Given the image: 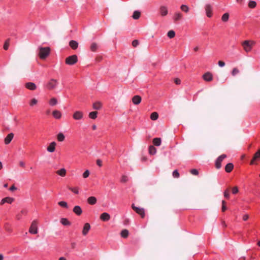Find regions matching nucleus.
Listing matches in <instances>:
<instances>
[{
	"mask_svg": "<svg viewBox=\"0 0 260 260\" xmlns=\"http://www.w3.org/2000/svg\"><path fill=\"white\" fill-rule=\"evenodd\" d=\"M38 55L41 59H46L50 54L51 51L50 48L49 47H40L38 48Z\"/></svg>",
	"mask_w": 260,
	"mask_h": 260,
	"instance_id": "f257e3e1",
	"label": "nucleus"
},
{
	"mask_svg": "<svg viewBox=\"0 0 260 260\" xmlns=\"http://www.w3.org/2000/svg\"><path fill=\"white\" fill-rule=\"evenodd\" d=\"M254 44L255 43L253 41L246 40L242 42V45L244 51L246 52H249L251 51L252 47Z\"/></svg>",
	"mask_w": 260,
	"mask_h": 260,
	"instance_id": "f03ea898",
	"label": "nucleus"
},
{
	"mask_svg": "<svg viewBox=\"0 0 260 260\" xmlns=\"http://www.w3.org/2000/svg\"><path fill=\"white\" fill-rule=\"evenodd\" d=\"M78 61V57L76 55H73L67 57L65 59V62L67 64L72 66L76 63Z\"/></svg>",
	"mask_w": 260,
	"mask_h": 260,
	"instance_id": "7ed1b4c3",
	"label": "nucleus"
},
{
	"mask_svg": "<svg viewBox=\"0 0 260 260\" xmlns=\"http://www.w3.org/2000/svg\"><path fill=\"white\" fill-rule=\"evenodd\" d=\"M38 232V221L36 220H33L29 229V233L31 234H37Z\"/></svg>",
	"mask_w": 260,
	"mask_h": 260,
	"instance_id": "20e7f679",
	"label": "nucleus"
},
{
	"mask_svg": "<svg viewBox=\"0 0 260 260\" xmlns=\"http://www.w3.org/2000/svg\"><path fill=\"white\" fill-rule=\"evenodd\" d=\"M132 208L137 213L139 214L142 218L145 217V213L144 208L136 207L134 204H132Z\"/></svg>",
	"mask_w": 260,
	"mask_h": 260,
	"instance_id": "39448f33",
	"label": "nucleus"
},
{
	"mask_svg": "<svg viewBox=\"0 0 260 260\" xmlns=\"http://www.w3.org/2000/svg\"><path fill=\"white\" fill-rule=\"evenodd\" d=\"M57 83L58 82L57 80L51 79L47 84L46 87L49 90H52L56 87Z\"/></svg>",
	"mask_w": 260,
	"mask_h": 260,
	"instance_id": "423d86ee",
	"label": "nucleus"
},
{
	"mask_svg": "<svg viewBox=\"0 0 260 260\" xmlns=\"http://www.w3.org/2000/svg\"><path fill=\"white\" fill-rule=\"evenodd\" d=\"M226 157V155L225 154H222L217 158L215 163V166L217 169H219L221 168V162Z\"/></svg>",
	"mask_w": 260,
	"mask_h": 260,
	"instance_id": "0eeeda50",
	"label": "nucleus"
},
{
	"mask_svg": "<svg viewBox=\"0 0 260 260\" xmlns=\"http://www.w3.org/2000/svg\"><path fill=\"white\" fill-rule=\"evenodd\" d=\"M260 160V148L254 153L253 158L250 162V165L255 164V161Z\"/></svg>",
	"mask_w": 260,
	"mask_h": 260,
	"instance_id": "6e6552de",
	"label": "nucleus"
},
{
	"mask_svg": "<svg viewBox=\"0 0 260 260\" xmlns=\"http://www.w3.org/2000/svg\"><path fill=\"white\" fill-rule=\"evenodd\" d=\"M203 79L206 82H211L213 80V75L211 73L207 72L205 73L203 76Z\"/></svg>",
	"mask_w": 260,
	"mask_h": 260,
	"instance_id": "1a4fd4ad",
	"label": "nucleus"
},
{
	"mask_svg": "<svg viewBox=\"0 0 260 260\" xmlns=\"http://www.w3.org/2000/svg\"><path fill=\"white\" fill-rule=\"evenodd\" d=\"M83 117V113L80 111H77L74 112L73 115V117L75 120H79L82 119Z\"/></svg>",
	"mask_w": 260,
	"mask_h": 260,
	"instance_id": "9d476101",
	"label": "nucleus"
},
{
	"mask_svg": "<svg viewBox=\"0 0 260 260\" xmlns=\"http://www.w3.org/2000/svg\"><path fill=\"white\" fill-rule=\"evenodd\" d=\"M206 13L208 17H211L212 15V8L210 4L205 6Z\"/></svg>",
	"mask_w": 260,
	"mask_h": 260,
	"instance_id": "9b49d317",
	"label": "nucleus"
},
{
	"mask_svg": "<svg viewBox=\"0 0 260 260\" xmlns=\"http://www.w3.org/2000/svg\"><path fill=\"white\" fill-rule=\"evenodd\" d=\"M14 201V199L11 197H6L3 199L0 203L1 205H4L5 203H7L9 204H12Z\"/></svg>",
	"mask_w": 260,
	"mask_h": 260,
	"instance_id": "f8f14e48",
	"label": "nucleus"
},
{
	"mask_svg": "<svg viewBox=\"0 0 260 260\" xmlns=\"http://www.w3.org/2000/svg\"><path fill=\"white\" fill-rule=\"evenodd\" d=\"M25 87L29 90H35L37 88L36 85L33 82H27L25 84Z\"/></svg>",
	"mask_w": 260,
	"mask_h": 260,
	"instance_id": "ddd939ff",
	"label": "nucleus"
},
{
	"mask_svg": "<svg viewBox=\"0 0 260 260\" xmlns=\"http://www.w3.org/2000/svg\"><path fill=\"white\" fill-rule=\"evenodd\" d=\"M183 15L181 13L179 12H176L173 16V20L174 22H177L182 19Z\"/></svg>",
	"mask_w": 260,
	"mask_h": 260,
	"instance_id": "4468645a",
	"label": "nucleus"
},
{
	"mask_svg": "<svg viewBox=\"0 0 260 260\" xmlns=\"http://www.w3.org/2000/svg\"><path fill=\"white\" fill-rule=\"evenodd\" d=\"M56 143L55 142H52L50 143L47 148V150L49 152H53L55 150Z\"/></svg>",
	"mask_w": 260,
	"mask_h": 260,
	"instance_id": "2eb2a0df",
	"label": "nucleus"
},
{
	"mask_svg": "<svg viewBox=\"0 0 260 260\" xmlns=\"http://www.w3.org/2000/svg\"><path fill=\"white\" fill-rule=\"evenodd\" d=\"M132 100L134 104L137 105L141 103L142 99L140 95H136L132 98Z\"/></svg>",
	"mask_w": 260,
	"mask_h": 260,
	"instance_id": "dca6fc26",
	"label": "nucleus"
},
{
	"mask_svg": "<svg viewBox=\"0 0 260 260\" xmlns=\"http://www.w3.org/2000/svg\"><path fill=\"white\" fill-rule=\"evenodd\" d=\"M90 229V225L89 223H86L83 227V230H82V234L84 236H85L87 234L89 231Z\"/></svg>",
	"mask_w": 260,
	"mask_h": 260,
	"instance_id": "f3484780",
	"label": "nucleus"
},
{
	"mask_svg": "<svg viewBox=\"0 0 260 260\" xmlns=\"http://www.w3.org/2000/svg\"><path fill=\"white\" fill-rule=\"evenodd\" d=\"M110 218V215L106 212H104L102 213L100 216V219L104 221H108Z\"/></svg>",
	"mask_w": 260,
	"mask_h": 260,
	"instance_id": "a211bd4d",
	"label": "nucleus"
},
{
	"mask_svg": "<svg viewBox=\"0 0 260 260\" xmlns=\"http://www.w3.org/2000/svg\"><path fill=\"white\" fill-rule=\"evenodd\" d=\"M73 212L77 215L79 216L82 213V210L79 206H75L73 210Z\"/></svg>",
	"mask_w": 260,
	"mask_h": 260,
	"instance_id": "6ab92c4d",
	"label": "nucleus"
},
{
	"mask_svg": "<svg viewBox=\"0 0 260 260\" xmlns=\"http://www.w3.org/2000/svg\"><path fill=\"white\" fill-rule=\"evenodd\" d=\"M14 137V134L13 133H10L5 139V143L7 145L9 144Z\"/></svg>",
	"mask_w": 260,
	"mask_h": 260,
	"instance_id": "aec40b11",
	"label": "nucleus"
},
{
	"mask_svg": "<svg viewBox=\"0 0 260 260\" xmlns=\"http://www.w3.org/2000/svg\"><path fill=\"white\" fill-rule=\"evenodd\" d=\"M159 11L162 16H165L168 14L167 8L165 6H161L160 7Z\"/></svg>",
	"mask_w": 260,
	"mask_h": 260,
	"instance_id": "412c9836",
	"label": "nucleus"
},
{
	"mask_svg": "<svg viewBox=\"0 0 260 260\" xmlns=\"http://www.w3.org/2000/svg\"><path fill=\"white\" fill-rule=\"evenodd\" d=\"M69 45L73 49H76L78 47V43L76 41L72 40L70 42Z\"/></svg>",
	"mask_w": 260,
	"mask_h": 260,
	"instance_id": "4be33fe9",
	"label": "nucleus"
},
{
	"mask_svg": "<svg viewBox=\"0 0 260 260\" xmlns=\"http://www.w3.org/2000/svg\"><path fill=\"white\" fill-rule=\"evenodd\" d=\"M97 200L94 197H90L87 199V202L90 205H94L96 204Z\"/></svg>",
	"mask_w": 260,
	"mask_h": 260,
	"instance_id": "5701e85b",
	"label": "nucleus"
},
{
	"mask_svg": "<svg viewBox=\"0 0 260 260\" xmlns=\"http://www.w3.org/2000/svg\"><path fill=\"white\" fill-rule=\"evenodd\" d=\"M56 173L61 177H64L66 175L67 171L64 168H62L56 172Z\"/></svg>",
	"mask_w": 260,
	"mask_h": 260,
	"instance_id": "b1692460",
	"label": "nucleus"
},
{
	"mask_svg": "<svg viewBox=\"0 0 260 260\" xmlns=\"http://www.w3.org/2000/svg\"><path fill=\"white\" fill-rule=\"evenodd\" d=\"M233 164L232 163H229L226 165L225 170L227 173H230L233 170Z\"/></svg>",
	"mask_w": 260,
	"mask_h": 260,
	"instance_id": "393cba45",
	"label": "nucleus"
},
{
	"mask_svg": "<svg viewBox=\"0 0 260 260\" xmlns=\"http://www.w3.org/2000/svg\"><path fill=\"white\" fill-rule=\"evenodd\" d=\"M102 104L100 102H96L93 104V108L95 110H100L101 109Z\"/></svg>",
	"mask_w": 260,
	"mask_h": 260,
	"instance_id": "a878e982",
	"label": "nucleus"
},
{
	"mask_svg": "<svg viewBox=\"0 0 260 260\" xmlns=\"http://www.w3.org/2000/svg\"><path fill=\"white\" fill-rule=\"evenodd\" d=\"M153 144L156 146H159L161 144V140L160 138H155L153 139Z\"/></svg>",
	"mask_w": 260,
	"mask_h": 260,
	"instance_id": "bb28decb",
	"label": "nucleus"
},
{
	"mask_svg": "<svg viewBox=\"0 0 260 260\" xmlns=\"http://www.w3.org/2000/svg\"><path fill=\"white\" fill-rule=\"evenodd\" d=\"M52 115L54 118L59 119L61 117V113L58 110H54L52 112Z\"/></svg>",
	"mask_w": 260,
	"mask_h": 260,
	"instance_id": "cd10ccee",
	"label": "nucleus"
},
{
	"mask_svg": "<svg viewBox=\"0 0 260 260\" xmlns=\"http://www.w3.org/2000/svg\"><path fill=\"white\" fill-rule=\"evenodd\" d=\"M60 222L64 225H70L71 222L66 218H62L60 219Z\"/></svg>",
	"mask_w": 260,
	"mask_h": 260,
	"instance_id": "c85d7f7f",
	"label": "nucleus"
},
{
	"mask_svg": "<svg viewBox=\"0 0 260 260\" xmlns=\"http://www.w3.org/2000/svg\"><path fill=\"white\" fill-rule=\"evenodd\" d=\"M65 137L62 133H59L57 135V139L59 142H62L64 140Z\"/></svg>",
	"mask_w": 260,
	"mask_h": 260,
	"instance_id": "c756f323",
	"label": "nucleus"
},
{
	"mask_svg": "<svg viewBox=\"0 0 260 260\" xmlns=\"http://www.w3.org/2000/svg\"><path fill=\"white\" fill-rule=\"evenodd\" d=\"M129 232L128 230L124 229L120 233L121 236L124 238H126L128 236Z\"/></svg>",
	"mask_w": 260,
	"mask_h": 260,
	"instance_id": "7c9ffc66",
	"label": "nucleus"
},
{
	"mask_svg": "<svg viewBox=\"0 0 260 260\" xmlns=\"http://www.w3.org/2000/svg\"><path fill=\"white\" fill-rule=\"evenodd\" d=\"M156 152V149L153 146H150L149 147V153L150 154L153 155Z\"/></svg>",
	"mask_w": 260,
	"mask_h": 260,
	"instance_id": "2f4dec72",
	"label": "nucleus"
},
{
	"mask_svg": "<svg viewBox=\"0 0 260 260\" xmlns=\"http://www.w3.org/2000/svg\"><path fill=\"white\" fill-rule=\"evenodd\" d=\"M140 15L141 13L139 11H134L132 17L134 19H138L140 18Z\"/></svg>",
	"mask_w": 260,
	"mask_h": 260,
	"instance_id": "473e14b6",
	"label": "nucleus"
},
{
	"mask_svg": "<svg viewBox=\"0 0 260 260\" xmlns=\"http://www.w3.org/2000/svg\"><path fill=\"white\" fill-rule=\"evenodd\" d=\"M180 9L184 12L185 13H187L188 12L189 8V7L186 5H182L180 7Z\"/></svg>",
	"mask_w": 260,
	"mask_h": 260,
	"instance_id": "72a5a7b5",
	"label": "nucleus"
},
{
	"mask_svg": "<svg viewBox=\"0 0 260 260\" xmlns=\"http://www.w3.org/2000/svg\"><path fill=\"white\" fill-rule=\"evenodd\" d=\"M97 114H98V112H96V111H93V112H91L89 113V117L91 119H95L97 117Z\"/></svg>",
	"mask_w": 260,
	"mask_h": 260,
	"instance_id": "f704fd0d",
	"label": "nucleus"
},
{
	"mask_svg": "<svg viewBox=\"0 0 260 260\" xmlns=\"http://www.w3.org/2000/svg\"><path fill=\"white\" fill-rule=\"evenodd\" d=\"M98 48V46L96 43H92L90 45V50L93 52L96 51Z\"/></svg>",
	"mask_w": 260,
	"mask_h": 260,
	"instance_id": "c9c22d12",
	"label": "nucleus"
},
{
	"mask_svg": "<svg viewBox=\"0 0 260 260\" xmlns=\"http://www.w3.org/2000/svg\"><path fill=\"white\" fill-rule=\"evenodd\" d=\"M158 114L157 112H155L152 113L150 116V118L152 120H156V119H158Z\"/></svg>",
	"mask_w": 260,
	"mask_h": 260,
	"instance_id": "e433bc0d",
	"label": "nucleus"
},
{
	"mask_svg": "<svg viewBox=\"0 0 260 260\" xmlns=\"http://www.w3.org/2000/svg\"><path fill=\"white\" fill-rule=\"evenodd\" d=\"M248 6L250 8H254L256 6V3L253 1H250L248 3Z\"/></svg>",
	"mask_w": 260,
	"mask_h": 260,
	"instance_id": "4c0bfd02",
	"label": "nucleus"
},
{
	"mask_svg": "<svg viewBox=\"0 0 260 260\" xmlns=\"http://www.w3.org/2000/svg\"><path fill=\"white\" fill-rule=\"evenodd\" d=\"M68 188L69 190L73 192L75 194H78L79 193V188L78 187H68Z\"/></svg>",
	"mask_w": 260,
	"mask_h": 260,
	"instance_id": "58836bf2",
	"label": "nucleus"
},
{
	"mask_svg": "<svg viewBox=\"0 0 260 260\" xmlns=\"http://www.w3.org/2000/svg\"><path fill=\"white\" fill-rule=\"evenodd\" d=\"M229 18V13H224V14L222 15V18H221V19H222V20L223 22H226V21H228Z\"/></svg>",
	"mask_w": 260,
	"mask_h": 260,
	"instance_id": "ea45409f",
	"label": "nucleus"
},
{
	"mask_svg": "<svg viewBox=\"0 0 260 260\" xmlns=\"http://www.w3.org/2000/svg\"><path fill=\"white\" fill-rule=\"evenodd\" d=\"M49 103L51 106H54L57 103V101L56 99H55L54 98H52L49 101Z\"/></svg>",
	"mask_w": 260,
	"mask_h": 260,
	"instance_id": "a19ab883",
	"label": "nucleus"
},
{
	"mask_svg": "<svg viewBox=\"0 0 260 260\" xmlns=\"http://www.w3.org/2000/svg\"><path fill=\"white\" fill-rule=\"evenodd\" d=\"M9 45H10V39H7L5 43H4V49L5 50H7L9 48Z\"/></svg>",
	"mask_w": 260,
	"mask_h": 260,
	"instance_id": "79ce46f5",
	"label": "nucleus"
},
{
	"mask_svg": "<svg viewBox=\"0 0 260 260\" xmlns=\"http://www.w3.org/2000/svg\"><path fill=\"white\" fill-rule=\"evenodd\" d=\"M167 36L170 38H173L175 36V32L174 30H170L168 32Z\"/></svg>",
	"mask_w": 260,
	"mask_h": 260,
	"instance_id": "37998d69",
	"label": "nucleus"
},
{
	"mask_svg": "<svg viewBox=\"0 0 260 260\" xmlns=\"http://www.w3.org/2000/svg\"><path fill=\"white\" fill-rule=\"evenodd\" d=\"M37 103H38V100L35 98H33L30 101L29 105L30 106H34V105H37Z\"/></svg>",
	"mask_w": 260,
	"mask_h": 260,
	"instance_id": "c03bdc74",
	"label": "nucleus"
},
{
	"mask_svg": "<svg viewBox=\"0 0 260 260\" xmlns=\"http://www.w3.org/2000/svg\"><path fill=\"white\" fill-rule=\"evenodd\" d=\"M58 204L59 206H60L61 207L66 208H68V206L67 203L64 202V201L59 202L58 203Z\"/></svg>",
	"mask_w": 260,
	"mask_h": 260,
	"instance_id": "a18cd8bd",
	"label": "nucleus"
},
{
	"mask_svg": "<svg viewBox=\"0 0 260 260\" xmlns=\"http://www.w3.org/2000/svg\"><path fill=\"white\" fill-rule=\"evenodd\" d=\"M4 228L6 231L9 232H12V229L11 228L10 225L8 223H5Z\"/></svg>",
	"mask_w": 260,
	"mask_h": 260,
	"instance_id": "49530a36",
	"label": "nucleus"
},
{
	"mask_svg": "<svg viewBox=\"0 0 260 260\" xmlns=\"http://www.w3.org/2000/svg\"><path fill=\"white\" fill-rule=\"evenodd\" d=\"M239 73V70L237 68H235L233 69L231 73L232 76H235L236 75H237Z\"/></svg>",
	"mask_w": 260,
	"mask_h": 260,
	"instance_id": "de8ad7c7",
	"label": "nucleus"
},
{
	"mask_svg": "<svg viewBox=\"0 0 260 260\" xmlns=\"http://www.w3.org/2000/svg\"><path fill=\"white\" fill-rule=\"evenodd\" d=\"M128 181V177L127 176L125 175H122L121 178V182H126Z\"/></svg>",
	"mask_w": 260,
	"mask_h": 260,
	"instance_id": "09e8293b",
	"label": "nucleus"
},
{
	"mask_svg": "<svg viewBox=\"0 0 260 260\" xmlns=\"http://www.w3.org/2000/svg\"><path fill=\"white\" fill-rule=\"evenodd\" d=\"M179 173H178V171L177 170H175L173 171V176L174 177V178H178L179 177Z\"/></svg>",
	"mask_w": 260,
	"mask_h": 260,
	"instance_id": "8fccbe9b",
	"label": "nucleus"
},
{
	"mask_svg": "<svg viewBox=\"0 0 260 260\" xmlns=\"http://www.w3.org/2000/svg\"><path fill=\"white\" fill-rule=\"evenodd\" d=\"M89 174H90V172H89V170H87L83 173V177L84 178H86L89 176Z\"/></svg>",
	"mask_w": 260,
	"mask_h": 260,
	"instance_id": "3c124183",
	"label": "nucleus"
},
{
	"mask_svg": "<svg viewBox=\"0 0 260 260\" xmlns=\"http://www.w3.org/2000/svg\"><path fill=\"white\" fill-rule=\"evenodd\" d=\"M191 174L194 175H198L199 174L198 171L197 169H191L190 171Z\"/></svg>",
	"mask_w": 260,
	"mask_h": 260,
	"instance_id": "603ef678",
	"label": "nucleus"
},
{
	"mask_svg": "<svg viewBox=\"0 0 260 260\" xmlns=\"http://www.w3.org/2000/svg\"><path fill=\"white\" fill-rule=\"evenodd\" d=\"M224 196L225 198L229 199L230 197V192L229 189L225 190L224 192Z\"/></svg>",
	"mask_w": 260,
	"mask_h": 260,
	"instance_id": "864d4df0",
	"label": "nucleus"
},
{
	"mask_svg": "<svg viewBox=\"0 0 260 260\" xmlns=\"http://www.w3.org/2000/svg\"><path fill=\"white\" fill-rule=\"evenodd\" d=\"M239 191V189L238 187L235 186L232 188V193L234 194H236L238 193Z\"/></svg>",
	"mask_w": 260,
	"mask_h": 260,
	"instance_id": "5fc2aeb1",
	"label": "nucleus"
},
{
	"mask_svg": "<svg viewBox=\"0 0 260 260\" xmlns=\"http://www.w3.org/2000/svg\"><path fill=\"white\" fill-rule=\"evenodd\" d=\"M139 44V41L137 40H135L132 42V45L134 47H137Z\"/></svg>",
	"mask_w": 260,
	"mask_h": 260,
	"instance_id": "6e6d98bb",
	"label": "nucleus"
},
{
	"mask_svg": "<svg viewBox=\"0 0 260 260\" xmlns=\"http://www.w3.org/2000/svg\"><path fill=\"white\" fill-rule=\"evenodd\" d=\"M218 64L219 66H220V67H223L225 66L224 62H223V61H221V60L218 61Z\"/></svg>",
	"mask_w": 260,
	"mask_h": 260,
	"instance_id": "4d7b16f0",
	"label": "nucleus"
},
{
	"mask_svg": "<svg viewBox=\"0 0 260 260\" xmlns=\"http://www.w3.org/2000/svg\"><path fill=\"white\" fill-rule=\"evenodd\" d=\"M174 82L177 85H179L181 83V80L178 78H176Z\"/></svg>",
	"mask_w": 260,
	"mask_h": 260,
	"instance_id": "13d9d810",
	"label": "nucleus"
},
{
	"mask_svg": "<svg viewBox=\"0 0 260 260\" xmlns=\"http://www.w3.org/2000/svg\"><path fill=\"white\" fill-rule=\"evenodd\" d=\"M96 164L99 166L101 167L102 166V161L101 159H98L96 160Z\"/></svg>",
	"mask_w": 260,
	"mask_h": 260,
	"instance_id": "bf43d9fd",
	"label": "nucleus"
},
{
	"mask_svg": "<svg viewBox=\"0 0 260 260\" xmlns=\"http://www.w3.org/2000/svg\"><path fill=\"white\" fill-rule=\"evenodd\" d=\"M17 189V188L14 185H13L10 188H9V190L10 191H14V190H16Z\"/></svg>",
	"mask_w": 260,
	"mask_h": 260,
	"instance_id": "052dcab7",
	"label": "nucleus"
},
{
	"mask_svg": "<svg viewBox=\"0 0 260 260\" xmlns=\"http://www.w3.org/2000/svg\"><path fill=\"white\" fill-rule=\"evenodd\" d=\"M249 218V216L247 214H245L243 216V219L244 221L247 220Z\"/></svg>",
	"mask_w": 260,
	"mask_h": 260,
	"instance_id": "680f3d73",
	"label": "nucleus"
},
{
	"mask_svg": "<svg viewBox=\"0 0 260 260\" xmlns=\"http://www.w3.org/2000/svg\"><path fill=\"white\" fill-rule=\"evenodd\" d=\"M19 166L21 167L24 168L25 167V163L23 161H21L19 162Z\"/></svg>",
	"mask_w": 260,
	"mask_h": 260,
	"instance_id": "e2e57ef3",
	"label": "nucleus"
},
{
	"mask_svg": "<svg viewBox=\"0 0 260 260\" xmlns=\"http://www.w3.org/2000/svg\"><path fill=\"white\" fill-rule=\"evenodd\" d=\"M244 0H236V2L240 5H242Z\"/></svg>",
	"mask_w": 260,
	"mask_h": 260,
	"instance_id": "0e129e2a",
	"label": "nucleus"
},
{
	"mask_svg": "<svg viewBox=\"0 0 260 260\" xmlns=\"http://www.w3.org/2000/svg\"><path fill=\"white\" fill-rule=\"evenodd\" d=\"M221 210L222 212H224L226 210V207L225 205H222Z\"/></svg>",
	"mask_w": 260,
	"mask_h": 260,
	"instance_id": "69168bd1",
	"label": "nucleus"
},
{
	"mask_svg": "<svg viewBox=\"0 0 260 260\" xmlns=\"http://www.w3.org/2000/svg\"><path fill=\"white\" fill-rule=\"evenodd\" d=\"M27 213V211L25 209L21 210V214L25 215Z\"/></svg>",
	"mask_w": 260,
	"mask_h": 260,
	"instance_id": "338daca9",
	"label": "nucleus"
},
{
	"mask_svg": "<svg viewBox=\"0 0 260 260\" xmlns=\"http://www.w3.org/2000/svg\"><path fill=\"white\" fill-rule=\"evenodd\" d=\"M59 260H66V259L64 257H60Z\"/></svg>",
	"mask_w": 260,
	"mask_h": 260,
	"instance_id": "774afa93",
	"label": "nucleus"
}]
</instances>
